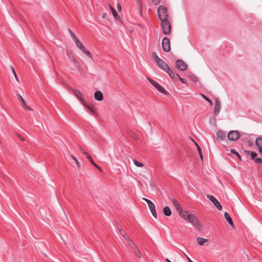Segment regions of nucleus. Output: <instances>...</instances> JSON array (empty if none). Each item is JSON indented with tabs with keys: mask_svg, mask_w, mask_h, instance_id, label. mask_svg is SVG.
<instances>
[{
	"mask_svg": "<svg viewBox=\"0 0 262 262\" xmlns=\"http://www.w3.org/2000/svg\"><path fill=\"white\" fill-rule=\"evenodd\" d=\"M179 214L181 217L191 223L198 229H200L201 227V224L200 223L199 220L192 213L183 210L181 212H180Z\"/></svg>",
	"mask_w": 262,
	"mask_h": 262,
	"instance_id": "nucleus-1",
	"label": "nucleus"
},
{
	"mask_svg": "<svg viewBox=\"0 0 262 262\" xmlns=\"http://www.w3.org/2000/svg\"><path fill=\"white\" fill-rule=\"evenodd\" d=\"M158 13L161 20L167 19L168 17L167 9L163 5H161L158 9Z\"/></svg>",
	"mask_w": 262,
	"mask_h": 262,
	"instance_id": "nucleus-2",
	"label": "nucleus"
},
{
	"mask_svg": "<svg viewBox=\"0 0 262 262\" xmlns=\"http://www.w3.org/2000/svg\"><path fill=\"white\" fill-rule=\"evenodd\" d=\"M161 21V27L163 32L165 35H169L171 33V26L169 21L167 19L162 20Z\"/></svg>",
	"mask_w": 262,
	"mask_h": 262,
	"instance_id": "nucleus-3",
	"label": "nucleus"
},
{
	"mask_svg": "<svg viewBox=\"0 0 262 262\" xmlns=\"http://www.w3.org/2000/svg\"><path fill=\"white\" fill-rule=\"evenodd\" d=\"M142 199L147 203V204L148 205L149 209L152 215H153V216L157 218V214L156 212V206H155V205L154 204V203H152L150 200H149L146 198H143Z\"/></svg>",
	"mask_w": 262,
	"mask_h": 262,
	"instance_id": "nucleus-4",
	"label": "nucleus"
},
{
	"mask_svg": "<svg viewBox=\"0 0 262 262\" xmlns=\"http://www.w3.org/2000/svg\"><path fill=\"white\" fill-rule=\"evenodd\" d=\"M162 46L164 51L168 52L170 51V40L167 37H164L162 41Z\"/></svg>",
	"mask_w": 262,
	"mask_h": 262,
	"instance_id": "nucleus-5",
	"label": "nucleus"
},
{
	"mask_svg": "<svg viewBox=\"0 0 262 262\" xmlns=\"http://www.w3.org/2000/svg\"><path fill=\"white\" fill-rule=\"evenodd\" d=\"M240 137V134L236 130H231L228 134V138L230 141H236Z\"/></svg>",
	"mask_w": 262,
	"mask_h": 262,
	"instance_id": "nucleus-6",
	"label": "nucleus"
},
{
	"mask_svg": "<svg viewBox=\"0 0 262 262\" xmlns=\"http://www.w3.org/2000/svg\"><path fill=\"white\" fill-rule=\"evenodd\" d=\"M149 82L154 85L160 92L165 94L166 91L157 82L155 81L154 80L150 78H147Z\"/></svg>",
	"mask_w": 262,
	"mask_h": 262,
	"instance_id": "nucleus-7",
	"label": "nucleus"
},
{
	"mask_svg": "<svg viewBox=\"0 0 262 262\" xmlns=\"http://www.w3.org/2000/svg\"><path fill=\"white\" fill-rule=\"evenodd\" d=\"M207 198L209 199L210 201L213 203L214 205L219 210H221L222 209V205L214 196L210 194H207Z\"/></svg>",
	"mask_w": 262,
	"mask_h": 262,
	"instance_id": "nucleus-8",
	"label": "nucleus"
},
{
	"mask_svg": "<svg viewBox=\"0 0 262 262\" xmlns=\"http://www.w3.org/2000/svg\"><path fill=\"white\" fill-rule=\"evenodd\" d=\"M176 67L179 70L182 71L186 70L187 68V65L181 59L176 60Z\"/></svg>",
	"mask_w": 262,
	"mask_h": 262,
	"instance_id": "nucleus-9",
	"label": "nucleus"
},
{
	"mask_svg": "<svg viewBox=\"0 0 262 262\" xmlns=\"http://www.w3.org/2000/svg\"><path fill=\"white\" fill-rule=\"evenodd\" d=\"M157 64L160 68L165 71L166 72H167V71H169L170 69L167 63L162 59L157 63Z\"/></svg>",
	"mask_w": 262,
	"mask_h": 262,
	"instance_id": "nucleus-10",
	"label": "nucleus"
},
{
	"mask_svg": "<svg viewBox=\"0 0 262 262\" xmlns=\"http://www.w3.org/2000/svg\"><path fill=\"white\" fill-rule=\"evenodd\" d=\"M221 109V102L218 98L215 99V106L214 108V114L216 116L219 114Z\"/></svg>",
	"mask_w": 262,
	"mask_h": 262,
	"instance_id": "nucleus-11",
	"label": "nucleus"
},
{
	"mask_svg": "<svg viewBox=\"0 0 262 262\" xmlns=\"http://www.w3.org/2000/svg\"><path fill=\"white\" fill-rule=\"evenodd\" d=\"M72 91L74 93V94L75 95V96L79 99V100L80 101L81 103L83 105H85L86 102L82 98L81 93L80 91L76 90H74V89H72Z\"/></svg>",
	"mask_w": 262,
	"mask_h": 262,
	"instance_id": "nucleus-12",
	"label": "nucleus"
},
{
	"mask_svg": "<svg viewBox=\"0 0 262 262\" xmlns=\"http://www.w3.org/2000/svg\"><path fill=\"white\" fill-rule=\"evenodd\" d=\"M17 96V99L20 101V102H21V105H22V106L26 110H28V111H32V110L31 108L30 107L28 106L27 105L26 103V102L24 100V99H23V98L22 97V96L19 95V94H17L16 95Z\"/></svg>",
	"mask_w": 262,
	"mask_h": 262,
	"instance_id": "nucleus-13",
	"label": "nucleus"
},
{
	"mask_svg": "<svg viewBox=\"0 0 262 262\" xmlns=\"http://www.w3.org/2000/svg\"><path fill=\"white\" fill-rule=\"evenodd\" d=\"M171 201L173 205L174 206L177 211L178 212L179 214L180 213V212L183 210L181 205L179 204L178 201L176 199H171Z\"/></svg>",
	"mask_w": 262,
	"mask_h": 262,
	"instance_id": "nucleus-14",
	"label": "nucleus"
},
{
	"mask_svg": "<svg viewBox=\"0 0 262 262\" xmlns=\"http://www.w3.org/2000/svg\"><path fill=\"white\" fill-rule=\"evenodd\" d=\"M216 136L217 139L220 141H222L226 138V135L223 131L219 130L217 132Z\"/></svg>",
	"mask_w": 262,
	"mask_h": 262,
	"instance_id": "nucleus-15",
	"label": "nucleus"
},
{
	"mask_svg": "<svg viewBox=\"0 0 262 262\" xmlns=\"http://www.w3.org/2000/svg\"><path fill=\"white\" fill-rule=\"evenodd\" d=\"M224 216H225V218L226 219V221H227V222L229 223V224L232 228H234V225L233 221H232L231 217H230L229 214L228 212H226L224 214Z\"/></svg>",
	"mask_w": 262,
	"mask_h": 262,
	"instance_id": "nucleus-16",
	"label": "nucleus"
},
{
	"mask_svg": "<svg viewBox=\"0 0 262 262\" xmlns=\"http://www.w3.org/2000/svg\"><path fill=\"white\" fill-rule=\"evenodd\" d=\"M95 99L98 101H101L103 99V94L100 91H96L94 94Z\"/></svg>",
	"mask_w": 262,
	"mask_h": 262,
	"instance_id": "nucleus-17",
	"label": "nucleus"
},
{
	"mask_svg": "<svg viewBox=\"0 0 262 262\" xmlns=\"http://www.w3.org/2000/svg\"><path fill=\"white\" fill-rule=\"evenodd\" d=\"M89 111V112L93 115H95L96 114V110L95 107L92 105L90 106L88 105V104L86 103V105H84Z\"/></svg>",
	"mask_w": 262,
	"mask_h": 262,
	"instance_id": "nucleus-18",
	"label": "nucleus"
},
{
	"mask_svg": "<svg viewBox=\"0 0 262 262\" xmlns=\"http://www.w3.org/2000/svg\"><path fill=\"white\" fill-rule=\"evenodd\" d=\"M76 46L81 51L85 50V47L83 45L81 42L77 38L74 40Z\"/></svg>",
	"mask_w": 262,
	"mask_h": 262,
	"instance_id": "nucleus-19",
	"label": "nucleus"
},
{
	"mask_svg": "<svg viewBox=\"0 0 262 262\" xmlns=\"http://www.w3.org/2000/svg\"><path fill=\"white\" fill-rule=\"evenodd\" d=\"M163 212L166 216H169L171 215V211L169 207H164L163 209Z\"/></svg>",
	"mask_w": 262,
	"mask_h": 262,
	"instance_id": "nucleus-20",
	"label": "nucleus"
},
{
	"mask_svg": "<svg viewBox=\"0 0 262 262\" xmlns=\"http://www.w3.org/2000/svg\"><path fill=\"white\" fill-rule=\"evenodd\" d=\"M167 73L168 74L170 78L173 80H176L178 78L177 75L178 74H174L173 72L170 69L169 71H167Z\"/></svg>",
	"mask_w": 262,
	"mask_h": 262,
	"instance_id": "nucleus-21",
	"label": "nucleus"
},
{
	"mask_svg": "<svg viewBox=\"0 0 262 262\" xmlns=\"http://www.w3.org/2000/svg\"><path fill=\"white\" fill-rule=\"evenodd\" d=\"M255 144L258 149L262 148V137H258L255 140Z\"/></svg>",
	"mask_w": 262,
	"mask_h": 262,
	"instance_id": "nucleus-22",
	"label": "nucleus"
},
{
	"mask_svg": "<svg viewBox=\"0 0 262 262\" xmlns=\"http://www.w3.org/2000/svg\"><path fill=\"white\" fill-rule=\"evenodd\" d=\"M132 250L137 257L140 258L142 257V254L140 252V251L139 250L137 246L135 248H134V249Z\"/></svg>",
	"mask_w": 262,
	"mask_h": 262,
	"instance_id": "nucleus-23",
	"label": "nucleus"
},
{
	"mask_svg": "<svg viewBox=\"0 0 262 262\" xmlns=\"http://www.w3.org/2000/svg\"><path fill=\"white\" fill-rule=\"evenodd\" d=\"M109 7L110 8V10H111L114 17L116 18V19H119L120 18V17L118 15L117 11H116V10L111 6V5H109Z\"/></svg>",
	"mask_w": 262,
	"mask_h": 262,
	"instance_id": "nucleus-24",
	"label": "nucleus"
},
{
	"mask_svg": "<svg viewBox=\"0 0 262 262\" xmlns=\"http://www.w3.org/2000/svg\"><path fill=\"white\" fill-rule=\"evenodd\" d=\"M207 241V239L201 237L197 238L198 243L201 246H203Z\"/></svg>",
	"mask_w": 262,
	"mask_h": 262,
	"instance_id": "nucleus-25",
	"label": "nucleus"
},
{
	"mask_svg": "<svg viewBox=\"0 0 262 262\" xmlns=\"http://www.w3.org/2000/svg\"><path fill=\"white\" fill-rule=\"evenodd\" d=\"M194 143H195V146L197 148V149L198 150L200 157L201 159V160L203 161V154H202L201 148L200 146H199V145L197 143L195 142Z\"/></svg>",
	"mask_w": 262,
	"mask_h": 262,
	"instance_id": "nucleus-26",
	"label": "nucleus"
},
{
	"mask_svg": "<svg viewBox=\"0 0 262 262\" xmlns=\"http://www.w3.org/2000/svg\"><path fill=\"white\" fill-rule=\"evenodd\" d=\"M126 241L127 242L128 245L132 249H133L134 248L137 247V245L134 243V242L132 240L130 239V238H129V239H128V241Z\"/></svg>",
	"mask_w": 262,
	"mask_h": 262,
	"instance_id": "nucleus-27",
	"label": "nucleus"
},
{
	"mask_svg": "<svg viewBox=\"0 0 262 262\" xmlns=\"http://www.w3.org/2000/svg\"><path fill=\"white\" fill-rule=\"evenodd\" d=\"M152 56L157 63L161 59L160 58H159L158 56L156 53H155V52L152 53Z\"/></svg>",
	"mask_w": 262,
	"mask_h": 262,
	"instance_id": "nucleus-28",
	"label": "nucleus"
},
{
	"mask_svg": "<svg viewBox=\"0 0 262 262\" xmlns=\"http://www.w3.org/2000/svg\"><path fill=\"white\" fill-rule=\"evenodd\" d=\"M152 56L157 63L161 59L160 58H159L158 56L156 53H155V52L152 53Z\"/></svg>",
	"mask_w": 262,
	"mask_h": 262,
	"instance_id": "nucleus-29",
	"label": "nucleus"
},
{
	"mask_svg": "<svg viewBox=\"0 0 262 262\" xmlns=\"http://www.w3.org/2000/svg\"><path fill=\"white\" fill-rule=\"evenodd\" d=\"M247 152L250 153L251 158L252 160H254L255 161V159L257 158L256 157L257 156V154L256 152H255V151H250V152L249 151H247Z\"/></svg>",
	"mask_w": 262,
	"mask_h": 262,
	"instance_id": "nucleus-30",
	"label": "nucleus"
},
{
	"mask_svg": "<svg viewBox=\"0 0 262 262\" xmlns=\"http://www.w3.org/2000/svg\"><path fill=\"white\" fill-rule=\"evenodd\" d=\"M82 52L85 54L89 57L91 58L92 59H93V55L92 54L88 51L86 48H85V50H83Z\"/></svg>",
	"mask_w": 262,
	"mask_h": 262,
	"instance_id": "nucleus-31",
	"label": "nucleus"
},
{
	"mask_svg": "<svg viewBox=\"0 0 262 262\" xmlns=\"http://www.w3.org/2000/svg\"><path fill=\"white\" fill-rule=\"evenodd\" d=\"M133 161H134V163L135 164V165L137 166V167H143L144 165L143 163H142L141 162H139L138 161H137L136 160L134 159L133 160Z\"/></svg>",
	"mask_w": 262,
	"mask_h": 262,
	"instance_id": "nucleus-32",
	"label": "nucleus"
},
{
	"mask_svg": "<svg viewBox=\"0 0 262 262\" xmlns=\"http://www.w3.org/2000/svg\"><path fill=\"white\" fill-rule=\"evenodd\" d=\"M202 96L203 97V98L205 100H206L207 102H209V104L210 106H212L213 105V102L209 98H208L207 97H206L205 95L204 94H202Z\"/></svg>",
	"mask_w": 262,
	"mask_h": 262,
	"instance_id": "nucleus-33",
	"label": "nucleus"
},
{
	"mask_svg": "<svg viewBox=\"0 0 262 262\" xmlns=\"http://www.w3.org/2000/svg\"><path fill=\"white\" fill-rule=\"evenodd\" d=\"M71 157L74 160L77 167L78 168H80V164L79 161H78V160L73 155H71Z\"/></svg>",
	"mask_w": 262,
	"mask_h": 262,
	"instance_id": "nucleus-34",
	"label": "nucleus"
},
{
	"mask_svg": "<svg viewBox=\"0 0 262 262\" xmlns=\"http://www.w3.org/2000/svg\"><path fill=\"white\" fill-rule=\"evenodd\" d=\"M230 152L235 154L239 160H241L240 155L234 149H231Z\"/></svg>",
	"mask_w": 262,
	"mask_h": 262,
	"instance_id": "nucleus-35",
	"label": "nucleus"
},
{
	"mask_svg": "<svg viewBox=\"0 0 262 262\" xmlns=\"http://www.w3.org/2000/svg\"><path fill=\"white\" fill-rule=\"evenodd\" d=\"M90 162L97 168L99 170L101 171V168L100 166H99L98 165H97L95 162L94 161H93V160L92 159H91L90 160Z\"/></svg>",
	"mask_w": 262,
	"mask_h": 262,
	"instance_id": "nucleus-36",
	"label": "nucleus"
},
{
	"mask_svg": "<svg viewBox=\"0 0 262 262\" xmlns=\"http://www.w3.org/2000/svg\"><path fill=\"white\" fill-rule=\"evenodd\" d=\"M120 234L123 236L126 241H128V239H129V237L126 235V232L125 231H122V232H121Z\"/></svg>",
	"mask_w": 262,
	"mask_h": 262,
	"instance_id": "nucleus-37",
	"label": "nucleus"
},
{
	"mask_svg": "<svg viewBox=\"0 0 262 262\" xmlns=\"http://www.w3.org/2000/svg\"><path fill=\"white\" fill-rule=\"evenodd\" d=\"M71 61L73 63V64L74 65V66L75 67H76L80 64L79 62H78V61L76 59V58L74 59H73L72 60V61Z\"/></svg>",
	"mask_w": 262,
	"mask_h": 262,
	"instance_id": "nucleus-38",
	"label": "nucleus"
},
{
	"mask_svg": "<svg viewBox=\"0 0 262 262\" xmlns=\"http://www.w3.org/2000/svg\"><path fill=\"white\" fill-rule=\"evenodd\" d=\"M76 68L77 69V70L81 74H83L84 73V71H83V69H82V68L81 67V66L80 65V64L77 66L76 67Z\"/></svg>",
	"mask_w": 262,
	"mask_h": 262,
	"instance_id": "nucleus-39",
	"label": "nucleus"
},
{
	"mask_svg": "<svg viewBox=\"0 0 262 262\" xmlns=\"http://www.w3.org/2000/svg\"><path fill=\"white\" fill-rule=\"evenodd\" d=\"M130 136L132 138H133V139H134L135 140L139 139V136L134 133H131L130 134Z\"/></svg>",
	"mask_w": 262,
	"mask_h": 262,
	"instance_id": "nucleus-40",
	"label": "nucleus"
},
{
	"mask_svg": "<svg viewBox=\"0 0 262 262\" xmlns=\"http://www.w3.org/2000/svg\"><path fill=\"white\" fill-rule=\"evenodd\" d=\"M69 32L70 33L71 35V36L72 37V38L74 40L77 39L78 38L76 37V36L75 35V34L72 31V30L71 29H69Z\"/></svg>",
	"mask_w": 262,
	"mask_h": 262,
	"instance_id": "nucleus-41",
	"label": "nucleus"
},
{
	"mask_svg": "<svg viewBox=\"0 0 262 262\" xmlns=\"http://www.w3.org/2000/svg\"><path fill=\"white\" fill-rule=\"evenodd\" d=\"M177 76L178 78H179V79L180 80V81H181L183 83H186V82H187L186 79L181 77L179 75H177Z\"/></svg>",
	"mask_w": 262,
	"mask_h": 262,
	"instance_id": "nucleus-42",
	"label": "nucleus"
},
{
	"mask_svg": "<svg viewBox=\"0 0 262 262\" xmlns=\"http://www.w3.org/2000/svg\"><path fill=\"white\" fill-rule=\"evenodd\" d=\"M67 54L68 56L69 57V59H70V60H71V61H72V60L73 59L75 58V57L74 55H72L71 53H70L67 52Z\"/></svg>",
	"mask_w": 262,
	"mask_h": 262,
	"instance_id": "nucleus-43",
	"label": "nucleus"
},
{
	"mask_svg": "<svg viewBox=\"0 0 262 262\" xmlns=\"http://www.w3.org/2000/svg\"><path fill=\"white\" fill-rule=\"evenodd\" d=\"M210 122L211 123L215 124L216 123V118L214 117H211L210 119Z\"/></svg>",
	"mask_w": 262,
	"mask_h": 262,
	"instance_id": "nucleus-44",
	"label": "nucleus"
},
{
	"mask_svg": "<svg viewBox=\"0 0 262 262\" xmlns=\"http://www.w3.org/2000/svg\"><path fill=\"white\" fill-rule=\"evenodd\" d=\"M151 2L153 4L157 5L160 4L161 0H151Z\"/></svg>",
	"mask_w": 262,
	"mask_h": 262,
	"instance_id": "nucleus-45",
	"label": "nucleus"
},
{
	"mask_svg": "<svg viewBox=\"0 0 262 262\" xmlns=\"http://www.w3.org/2000/svg\"><path fill=\"white\" fill-rule=\"evenodd\" d=\"M11 68L12 69V72H13V74H14V75L15 76V78L16 80L17 81H18V79H17V75H16V73L15 70H14V68L12 66H11Z\"/></svg>",
	"mask_w": 262,
	"mask_h": 262,
	"instance_id": "nucleus-46",
	"label": "nucleus"
},
{
	"mask_svg": "<svg viewBox=\"0 0 262 262\" xmlns=\"http://www.w3.org/2000/svg\"><path fill=\"white\" fill-rule=\"evenodd\" d=\"M83 155L86 157L87 159H88L89 160H90L91 159H92L91 156L86 152H84Z\"/></svg>",
	"mask_w": 262,
	"mask_h": 262,
	"instance_id": "nucleus-47",
	"label": "nucleus"
},
{
	"mask_svg": "<svg viewBox=\"0 0 262 262\" xmlns=\"http://www.w3.org/2000/svg\"><path fill=\"white\" fill-rule=\"evenodd\" d=\"M255 162L256 163H262V159H261L260 158H257L255 159Z\"/></svg>",
	"mask_w": 262,
	"mask_h": 262,
	"instance_id": "nucleus-48",
	"label": "nucleus"
},
{
	"mask_svg": "<svg viewBox=\"0 0 262 262\" xmlns=\"http://www.w3.org/2000/svg\"><path fill=\"white\" fill-rule=\"evenodd\" d=\"M17 137H18V138L21 140L22 141H24L25 140V138L22 136L21 135H17Z\"/></svg>",
	"mask_w": 262,
	"mask_h": 262,
	"instance_id": "nucleus-49",
	"label": "nucleus"
},
{
	"mask_svg": "<svg viewBox=\"0 0 262 262\" xmlns=\"http://www.w3.org/2000/svg\"><path fill=\"white\" fill-rule=\"evenodd\" d=\"M117 7L119 11H120L121 10V6L119 4H117Z\"/></svg>",
	"mask_w": 262,
	"mask_h": 262,
	"instance_id": "nucleus-50",
	"label": "nucleus"
},
{
	"mask_svg": "<svg viewBox=\"0 0 262 262\" xmlns=\"http://www.w3.org/2000/svg\"><path fill=\"white\" fill-rule=\"evenodd\" d=\"M118 229L120 233H121V232H122V231H124V230H122V228L120 226L118 227Z\"/></svg>",
	"mask_w": 262,
	"mask_h": 262,
	"instance_id": "nucleus-51",
	"label": "nucleus"
},
{
	"mask_svg": "<svg viewBox=\"0 0 262 262\" xmlns=\"http://www.w3.org/2000/svg\"><path fill=\"white\" fill-rule=\"evenodd\" d=\"M80 151L83 154L85 151L81 147H79Z\"/></svg>",
	"mask_w": 262,
	"mask_h": 262,
	"instance_id": "nucleus-52",
	"label": "nucleus"
},
{
	"mask_svg": "<svg viewBox=\"0 0 262 262\" xmlns=\"http://www.w3.org/2000/svg\"><path fill=\"white\" fill-rule=\"evenodd\" d=\"M248 144L249 146H251L253 145V142L252 141H248Z\"/></svg>",
	"mask_w": 262,
	"mask_h": 262,
	"instance_id": "nucleus-53",
	"label": "nucleus"
},
{
	"mask_svg": "<svg viewBox=\"0 0 262 262\" xmlns=\"http://www.w3.org/2000/svg\"><path fill=\"white\" fill-rule=\"evenodd\" d=\"M258 151H259V152H260V153L261 154V155H262V148H260V149H258Z\"/></svg>",
	"mask_w": 262,
	"mask_h": 262,
	"instance_id": "nucleus-54",
	"label": "nucleus"
},
{
	"mask_svg": "<svg viewBox=\"0 0 262 262\" xmlns=\"http://www.w3.org/2000/svg\"><path fill=\"white\" fill-rule=\"evenodd\" d=\"M166 261L167 262H171V261L169 259H168V258H166Z\"/></svg>",
	"mask_w": 262,
	"mask_h": 262,
	"instance_id": "nucleus-55",
	"label": "nucleus"
},
{
	"mask_svg": "<svg viewBox=\"0 0 262 262\" xmlns=\"http://www.w3.org/2000/svg\"><path fill=\"white\" fill-rule=\"evenodd\" d=\"M184 255L187 257V256H188L184 252H183Z\"/></svg>",
	"mask_w": 262,
	"mask_h": 262,
	"instance_id": "nucleus-56",
	"label": "nucleus"
}]
</instances>
